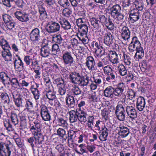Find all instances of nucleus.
<instances>
[{"instance_id":"obj_1","label":"nucleus","mask_w":156,"mask_h":156,"mask_svg":"<svg viewBox=\"0 0 156 156\" xmlns=\"http://www.w3.org/2000/svg\"><path fill=\"white\" fill-rule=\"evenodd\" d=\"M13 100L16 106L18 107H22L25 102V107L27 109L33 108V104L32 101L29 99V95L26 91H23L19 93L16 90H12Z\"/></svg>"},{"instance_id":"obj_2","label":"nucleus","mask_w":156,"mask_h":156,"mask_svg":"<svg viewBox=\"0 0 156 156\" xmlns=\"http://www.w3.org/2000/svg\"><path fill=\"white\" fill-rule=\"evenodd\" d=\"M69 78L72 83L81 87L87 86L89 83L88 77L86 75L85 73L82 71L71 73Z\"/></svg>"},{"instance_id":"obj_3","label":"nucleus","mask_w":156,"mask_h":156,"mask_svg":"<svg viewBox=\"0 0 156 156\" xmlns=\"http://www.w3.org/2000/svg\"><path fill=\"white\" fill-rule=\"evenodd\" d=\"M78 27L79 33L77 37L79 40L83 44H87L89 42V39L87 34L88 30V27L87 24H82V25Z\"/></svg>"},{"instance_id":"obj_4","label":"nucleus","mask_w":156,"mask_h":156,"mask_svg":"<svg viewBox=\"0 0 156 156\" xmlns=\"http://www.w3.org/2000/svg\"><path fill=\"white\" fill-rule=\"evenodd\" d=\"M121 10V7L118 4H115L112 2H110L108 6V13L113 17H117Z\"/></svg>"},{"instance_id":"obj_5","label":"nucleus","mask_w":156,"mask_h":156,"mask_svg":"<svg viewBox=\"0 0 156 156\" xmlns=\"http://www.w3.org/2000/svg\"><path fill=\"white\" fill-rule=\"evenodd\" d=\"M73 56L70 52L66 51L63 53L62 58L65 66L70 67L74 66L75 61Z\"/></svg>"},{"instance_id":"obj_6","label":"nucleus","mask_w":156,"mask_h":156,"mask_svg":"<svg viewBox=\"0 0 156 156\" xmlns=\"http://www.w3.org/2000/svg\"><path fill=\"white\" fill-rule=\"evenodd\" d=\"M12 148L11 145L3 142L0 143V156H10Z\"/></svg>"},{"instance_id":"obj_7","label":"nucleus","mask_w":156,"mask_h":156,"mask_svg":"<svg viewBox=\"0 0 156 156\" xmlns=\"http://www.w3.org/2000/svg\"><path fill=\"white\" fill-rule=\"evenodd\" d=\"M12 74L10 71H5L0 72V80L5 87L7 85H10L9 80Z\"/></svg>"},{"instance_id":"obj_8","label":"nucleus","mask_w":156,"mask_h":156,"mask_svg":"<svg viewBox=\"0 0 156 156\" xmlns=\"http://www.w3.org/2000/svg\"><path fill=\"white\" fill-rule=\"evenodd\" d=\"M54 118L59 126L64 128H66L68 126L66 119L62 113L56 114L55 115H54Z\"/></svg>"},{"instance_id":"obj_9","label":"nucleus","mask_w":156,"mask_h":156,"mask_svg":"<svg viewBox=\"0 0 156 156\" xmlns=\"http://www.w3.org/2000/svg\"><path fill=\"white\" fill-rule=\"evenodd\" d=\"M30 39L32 42L34 43L39 42L41 40V36L39 30L35 28L33 29L30 34Z\"/></svg>"},{"instance_id":"obj_10","label":"nucleus","mask_w":156,"mask_h":156,"mask_svg":"<svg viewBox=\"0 0 156 156\" xmlns=\"http://www.w3.org/2000/svg\"><path fill=\"white\" fill-rule=\"evenodd\" d=\"M141 46L140 42L138 40L137 37L135 36L133 37L128 48L130 52H133Z\"/></svg>"},{"instance_id":"obj_11","label":"nucleus","mask_w":156,"mask_h":156,"mask_svg":"<svg viewBox=\"0 0 156 156\" xmlns=\"http://www.w3.org/2000/svg\"><path fill=\"white\" fill-rule=\"evenodd\" d=\"M60 26L58 23L55 22H51L48 24L47 31L50 33H54L59 30Z\"/></svg>"},{"instance_id":"obj_12","label":"nucleus","mask_w":156,"mask_h":156,"mask_svg":"<svg viewBox=\"0 0 156 156\" xmlns=\"http://www.w3.org/2000/svg\"><path fill=\"white\" fill-rule=\"evenodd\" d=\"M16 17L19 21L26 22L29 20L28 15L24 12L17 11L14 13Z\"/></svg>"},{"instance_id":"obj_13","label":"nucleus","mask_w":156,"mask_h":156,"mask_svg":"<svg viewBox=\"0 0 156 156\" xmlns=\"http://www.w3.org/2000/svg\"><path fill=\"white\" fill-rule=\"evenodd\" d=\"M41 115L42 119L44 121H48L51 119V116L47 107L45 106L41 107Z\"/></svg>"},{"instance_id":"obj_14","label":"nucleus","mask_w":156,"mask_h":156,"mask_svg":"<svg viewBox=\"0 0 156 156\" xmlns=\"http://www.w3.org/2000/svg\"><path fill=\"white\" fill-rule=\"evenodd\" d=\"M121 35L123 39L129 41L130 38V32L128 27L124 26L121 31Z\"/></svg>"},{"instance_id":"obj_15","label":"nucleus","mask_w":156,"mask_h":156,"mask_svg":"<svg viewBox=\"0 0 156 156\" xmlns=\"http://www.w3.org/2000/svg\"><path fill=\"white\" fill-rule=\"evenodd\" d=\"M127 114L129 117L132 119H134L137 117V114L135 109L133 106H127L126 108Z\"/></svg>"},{"instance_id":"obj_16","label":"nucleus","mask_w":156,"mask_h":156,"mask_svg":"<svg viewBox=\"0 0 156 156\" xmlns=\"http://www.w3.org/2000/svg\"><path fill=\"white\" fill-rule=\"evenodd\" d=\"M16 56L18 57V59H15L14 62L15 69L20 71L24 69V63L20 56L18 55Z\"/></svg>"},{"instance_id":"obj_17","label":"nucleus","mask_w":156,"mask_h":156,"mask_svg":"<svg viewBox=\"0 0 156 156\" xmlns=\"http://www.w3.org/2000/svg\"><path fill=\"white\" fill-rule=\"evenodd\" d=\"M118 128L119 135L122 138L126 137L129 133V129L122 125H120Z\"/></svg>"},{"instance_id":"obj_18","label":"nucleus","mask_w":156,"mask_h":156,"mask_svg":"<svg viewBox=\"0 0 156 156\" xmlns=\"http://www.w3.org/2000/svg\"><path fill=\"white\" fill-rule=\"evenodd\" d=\"M78 115V120L81 122L85 123L87 121L86 116L87 115L86 111L80 109H77Z\"/></svg>"},{"instance_id":"obj_19","label":"nucleus","mask_w":156,"mask_h":156,"mask_svg":"<svg viewBox=\"0 0 156 156\" xmlns=\"http://www.w3.org/2000/svg\"><path fill=\"white\" fill-rule=\"evenodd\" d=\"M145 101L144 98L142 97H140L137 98L136 107L140 111H142L145 107Z\"/></svg>"},{"instance_id":"obj_20","label":"nucleus","mask_w":156,"mask_h":156,"mask_svg":"<svg viewBox=\"0 0 156 156\" xmlns=\"http://www.w3.org/2000/svg\"><path fill=\"white\" fill-rule=\"evenodd\" d=\"M86 66L89 70H94L96 69L95 62L94 58L92 56H89L86 59Z\"/></svg>"},{"instance_id":"obj_21","label":"nucleus","mask_w":156,"mask_h":156,"mask_svg":"<svg viewBox=\"0 0 156 156\" xmlns=\"http://www.w3.org/2000/svg\"><path fill=\"white\" fill-rule=\"evenodd\" d=\"M59 23L61 25V27L65 30H68L71 28V25L68 20L64 18H60Z\"/></svg>"},{"instance_id":"obj_22","label":"nucleus","mask_w":156,"mask_h":156,"mask_svg":"<svg viewBox=\"0 0 156 156\" xmlns=\"http://www.w3.org/2000/svg\"><path fill=\"white\" fill-rule=\"evenodd\" d=\"M69 121L71 123H73L76 122L78 120V115L77 109L76 111L72 110L69 112Z\"/></svg>"},{"instance_id":"obj_23","label":"nucleus","mask_w":156,"mask_h":156,"mask_svg":"<svg viewBox=\"0 0 156 156\" xmlns=\"http://www.w3.org/2000/svg\"><path fill=\"white\" fill-rule=\"evenodd\" d=\"M108 55L109 60L112 63L115 64L119 62L118 61V55L115 51H109Z\"/></svg>"},{"instance_id":"obj_24","label":"nucleus","mask_w":156,"mask_h":156,"mask_svg":"<svg viewBox=\"0 0 156 156\" xmlns=\"http://www.w3.org/2000/svg\"><path fill=\"white\" fill-rule=\"evenodd\" d=\"M11 49H7L2 51V56L4 59L7 62L12 61V55L10 50Z\"/></svg>"},{"instance_id":"obj_25","label":"nucleus","mask_w":156,"mask_h":156,"mask_svg":"<svg viewBox=\"0 0 156 156\" xmlns=\"http://www.w3.org/2000/svg\"><path fill=\"white\" fill-rule=\"evenodd\" d=\"M66 105L69 108H73L76 105L75 99L73 96L69 95L66 98Z\"/></svg>"},{"instance_id":"obj_26","label":"nucleus","mask_w":156,"mask_h":156,"mask_svg":"<svg viewBox=\"0 0 156 156\" xmlns=\"http://www.w3.org/2000/svg\"><path fill=\"white\" fill-rule=\"evenodd\" d=\"M91 25L95 30H98L100 27V21L97 18L92 17L90 19Z\"/></svg>"},{"instance_id":"obj_27","label":"nucleus","mask_w":156,"mask_h":156,"mask_svg":"<svg viewBox=\"0 0 156 156\" xmlns=\"http://www.w3.org/2000/svg\"><path fill=\"white\" fill-rule=\"evenodd\" d=\"M50 54V49L46 46L44 47L41 49V55L44 57H48Z\"/></svg>"},{"instance_id":"obj_28","label":"nucleus","mask_w":156,"mask_h":156,"mask_svg":"<svg viewBox=\"0 0 156 156\" xmlns=\"http://www.w3.org/2000/svg\"><path fill=\"white\" fill-rule=\"evenodd\" d=\"M41 131L32 132L34 134L35 139L38 141L39 144L41 143L44 140V136L41 133Z\"/></svg>"},{"instance_id":"obj_29","label":"nucleus","mask_w":156,"mask_h":156,"mask_svg":"<svg viewBox=\"0 0 156 156\" xmlns=\"http://www.w3.org/2000/svg\"><path fill=\"white\" fill-rule=\"evenodd\" d=\"M136 51L135 55V57L138 59H141L144 55V51L141 46L136 50Z\"/></svg>"},{"instance_id":"obj_30","label":"nucleus","mask_w":156,"mask_h":156,"mask_svg":"<svg viewBox=\"0 0 156 156\" xmlns=\"http://www.w3.org/2000/svg\"><path fill=\"white\" fill-rule=\"evenodd\" d=\"M51 52L52 54L56 55L59 54L60 52V49L59 46L57 44H53L51 46Z\"/></svg>"},{"instance_id":"obj_31","label":"nucleus","mask_w":156,"mask_h":156,"mask_svg":"<svg viewBox=\"0 0 156 156\" xmlns=\"http://www.w3.org/2000/svg\"><path fill=\"white\" fill-rule=\"evenodd\" d=\"M39 9L40 18L42 20H45L47 17V15L44 9L42 7H40Z\"/></svg>"},{"instance_id":"obj_32","label":"nucleus","mask_w":156,"mask_h":156,"mask_svg":"<svg viewBox=\"0 0 156 156\" xmlns=\"http://www.w3.org/2000/svg\"><path fill=\"white\" fill-rule=\"evenodd\" d=\"M71 92L72 94L75 97L76 96L80 95L82 91L79 87L75 86L71 90Z\"/></svg>"},{"instance_id":"obj_33","label":"nucleus","mask_w":156,"mask_h":156,"mask_svg":"<svg viewBox=\"0 0 156 156\" xmlns=\"http://www.w3.org/2000/svg\"><path fill=\"white\" fill-rule=\"evenodd\" d=\"M34 126H32L30 128V130L32 132H36L37 131H41L40 128L41 127L40 124L37 122L35 121L34 122Z\"/></svg>"},{"instance_id":"obj_34","label":"nucleus","mask_w":156,"mask_h":156,"mask_svg":"<svg viewBox=\"0 0 156 156\" xmlns=\"http://www.w3.org/2000/svg\"><path fill=\"white\" fill-rule=\"evenodd\" d=\"M129 18L130 20L132 21V23H134L139 19V14L137 12H132V11H131L129 14Z\"/></svg>"},{"instance_id":"obj_35","label":"nucleus","mask_w":156,"mask_h":156,"mask_svg":"<svg viewBox=\"0 0 156 156\" xmlns=\"http://www.w3.org/2000/svg\"><path fill=\"white\" fill-rule=\"evenodd\" d=\"M102 128V132L101 134L99 136V139L101 141H105L107 140V129L105 126L104 128Z\"/></svg>"},{"instance_id":"obj_36","label":"nucleus","mask_w":156,"mask_h":156,"mask_svg":"<svg viewBox=\"0 0 156 156\" xmlns=\"http://www.w3.org/2000/svg\"><path fill=\"white\" fill-rule=\"evenodd\" d=\"M118 70L120 75L122 76L126 75L127 70L125 66L123 65H121L118 67Z\"/></svg>"},{"instance_id":"obj_37","label":"nucleus","mask_w":156,"mask_h":156,"mask_svg":"<svg viewBox=\"0 0 156 156\" xmlns=\"http://www.w3.org/2000/svg\"><path fill=\"white\" fill-rule=\"evenodd\" d=\"M0 98L2 102L3 103H9V97L6 93H2L0 95Z\"/></svg>"},{"instance_id":"obj_38","label":"nucleus","mask_w":156,"mask_h":156,"mask_svg":"<svg viewBox=\"0 0 156 156\" xmlns=\"http://www.w3.org/2000/svg\"><path fill=\"white\" fill-rule=\"evenodd\" d=\"M108 46H109V47L111 48H114V46L115 44V43L113 41V36L110 32H108Z\"/></svg>"},{"instance_id":"obj_39","label":"nucleus","mask_w":156,"mask_h":156,"mask_svg":"<svg viewBox=\"0 0 156 156\" xmlns=\"http://www.w3.org/2000/svg\"><path fill=\"white\" fill-rule=\"evenodd\" d=\"M116 115L120 114L125 113L124 108L122 105L119 104L116 107L115 112Z\"/></svg>"},{"instance_id":"obj_40","label":"nucleus","mask_w":156,"mask_h":156,"mask_svg":"<svg viewBox=\"0 0 156 156\" xmlns=\"http://www.w3.org/2000/svg\"><path fill=\"white\" fill-rule=\"evenodd\" d=\"M108 71V81L109 80H115V76L114 75V72L112 70L110 67H109Z\"/></svg>"},{"instance_id":"obj_41","label":"nucleus","mask_w":156,"mask_h":156,"mask_svg":"<svg viewBox=\"0 0 156 156\" xmlns=\"http://www.w3.org/2000/svg\"><path fill=\"white\" fill-rule=\"evenodd\" d=\"M34 59V58L29 55H26L24 57L23 61L28 66L31 64Z\"/></svg>"},{"instance_id":"obj_42","label":"nucleus","mask_w":156,"mask_h":156,"mask_svg":"<svg viewBox=\"0 0 156 156\" xmlns=\"http://www.w3.org/2000/svg\"><path fill=\"white\" fill-rule=\"evenodd\" d=\"M46 95L47 98L50 100H53L56 97L55 93L50 90L46 91Z\"/></svg>"},{"instance_id":"obj_43","label":"nucleus","mask_w":156,"mask_h":156,"mask_svg":"<svg viewBox=\"0 0 156 156\" xmlns=\"http://www.w3.org/2000/svg\"><path fill=\"white\" fill-rule=\"evenodd\" d=\"M38 64L37 60L36 59H34L30 66L31 69H33L34 70L41 69V67L39 66Z\"/></svg>"},{"instance_id":"obj_44","label":"nucleus","mask_w":156,"mask_h":156,"mask_svg":"<svg viewBox=\"0 0 156 156\" xmlns=\"http://www.w3.org/2000/svg\"><path fill=\"white\" fill-rule=\"evenodd\" d=\"M20 127L22 129H24L27 128V122L25 118L23 116L20 117Z\"/></svg>"},{"instance_id":"obj_45","label":"nucleus","mask_w":156,"mask_h":156,"mask_svg":"<svg viewBox=\"0 0 156 156\" xmlns=\"http://www.w3.org/2000/svg\"><path fill=\"white\" fill-rule=\"evenodd\" d=\"M10 118L12 122L14 125H16L18 124L19 120L17 117V115L16 114L12 113Z\"/></svg>"},{"instance_id":"obj_46","label":"nucleus","mask_w":156,"mask_h":156,"mask_svg":"<svg viewBox=\"0 0 156 156\" xmlns=\"http://www.w3.org/2000/svg\"><path fill=\"white\" fill-rule=\"evenodd\" d=\"M95 53L98 57H101L102 56L105 54V49L103 47L96 49Z\"/></svg>"},{"instance_id":"obj_47","label":"nucleus","mask_w":156,"mask_h":156,"mask_svg":"<svg viewBox=\"0 0 156 156\" xmlns=\"http://www.w3.org/2000/svg\"><path fill=\"white\" fill-rule=\"evenodd\" d=\"M53 40L56 43L60 44L62 42L63 39L61 35L59 34L53 37Z\"/></svg>"},{"instance_id":"obj_48","label":"nucleus","mask_w":156,"mask_h":156,"mask_svg":"<svg viewBox=\"0 0 156 156\" xmlns=\"http://www.w3.org/2000/svg\"><path fill=\"white\" fill-rule=\"evenodd\" d=\"M115 106L114 103L108 104V114L113 115L114 114Z\"/></svg>"},{"instance_id":"obj_49","label":"nucleus","mask_w":156,"mask_h":156,"mask_svg":"<svg viewBox=\"0 0 156 156\" xmlns=\"http://www.w3.org/2000/svg\"><path fill=\"white\" fill-rule=\"evenodd\" d=\"M54 83L59 87H62L64 84V81L61 78H57L55 80Z\"/></svg>"},{"instance_id":"obj_50","label":"nucleus","mask_w":156,"mask_h":156,"mask_svg":"<svg viewBox=\"0 0 156 156\" xmlns=\"http://www.w3.org/2000/svg\"><path fill=\"white\" fill-rule=\"evenodd\" d=\"M72 13V11L71 9L67 7L64 9L62 11L63 15L67 17H69Z\"/></svg>"},{"instance_id":"obj_51","label":"nucleus","mask_w":156,"mask_h":156,"mask_svg":"<svg viewBox=\"0 0 156 156\" xmlns=\"http://www.w3.org/2000/svg\"><path fill=\"white\" fill-rule=\"evenodd\" d=\"M4 125L6 128V129L9 132L12 131L13 130V128L12 127V125L10 123L9 121H5L4 122Z\"/></svg>"},{"instance_id":"obj_52","label":"nucleus","mask_w":156,"mask_h":156,"mask_svg":"<svg viewBox=\"0 0 156 156\" xmlns=\"http://www.w3.org/2000/svg\"><path fill=\"white\" fill-rule=\"evenodd\" d=\"M58 3L60 5L64 8H66L70 5V3L68 0H59Z\"/></svg>"},{"instance_id":"obj_53","label":"nucleus","mask_w":156,"mask_h":156,"mask_svg":"<svg viewBox=\"0 0 156 156\" xmlns=\"http://www.w3.org/2000/svg\"><path fill=\"white\" fill-rule=\"evenodd\" d=\"M76 131H75L73 130H69L68 133V139H70L72 140L74 139V138L76 136Z\"/></svg>"},{"instance_id":"obj_54","label":"nucleus","mask_w":156,"mask_h":156,"mask_svg":"<svg viewBox=\"0 0 156 156\" xmlns=\"http://www.w3.org/2000/svg\"><path fill=\"white\" fill-rule=\"evenodd\" d=\"M76 23L77 25L80 26V25H82V24H87L88 22L84 18H80L77 19L76 21Z\"/></svg>"},{"instance_id":"obj_55","label":"nucleus","mask_w":156,"mask_h":156,"mask_svg":"<svg viewBox=\"0 0 156 156\" xmlns=\"http://www.w3.org/2000/svg\"><path fill=\"white\" fill-rule=\"evenodd\" d=\"M100 19L101 22L104 27H106L105 29H106L107 28V18L105 16L102 15L100 16Z\"/></svg>"},{"instance_id":"obj_56","label":"nucleus","mask_w":156,"mask_h":156,"mask_svg":"<svg viewBox=\"0 0 156 156\" xmlns=\"http://www.w3.org/2000/svg\"><path fill=\"white\" fill-rule=\"evenodd\" d=\"M94 118L93 116H89L88 118V122L87 123V126L90 128H92V126L93 125V122Z\"/></svg>"},{"instance_id":"obj_57","label":"nucleus","mask_w":156,"mask_h":156,"mask_svg":"<svg viewBox=\"0 0 156 156\" xmlns=\"http://www.w3.org/2000/svg\"><path fill=\"white\" fill-rule=\"evenodd\" d=\"M57 133L58 136L62 138L66 135V131L62 128H58L57 131Z\"/></svg>"},{"instance_id":"obj_58","label":"nucleus","mask_w":156,"mask_h":156,"mask_svg":"<svg viewBox=\"0 0 156 156\" xmlns=\"http://www.w3.org/2000/svg\"><path fill=\"white\" fill-rule=\"evenodd\" d=\"M37 115V113L34 111H33L29 112L28 116L29 120L32 121L35 118Z\"/></svg>"},{"instance_id":"obj_59","label":"nucleus","mask_w":156,"mask_h":156,"mask_svg":"<svg viewBox=\"0 0 156 156\" xmlns=\"http://www.w3.org/2000/svg\"><path fill=\"white\" fill-rule=\"evenodd\" d=\"M114 89L112 87H108V97L112 98L114 97Z\"/></svg>"},{"instance_id":"obj_60","label":"nucleus","mask_w":156,"mask_h":156,"mask_svg":"<svg viewBox=\"0 0 156 156\" xmlns=\"http://www.w3.org/2000/svg\"><path fill=\"white\" fill-rule=\"evenodd\" d=\"M3 19L5 23L6 24L11 21L12 20V17L9 15L5 14L3 15Z\"/></svg>"},{"instance_id":"obj_61","label":"nucleus","mask_w":156,"mask_h":156,"mask_svg":"<svg viewBox=\"0 0 156 156\" xmlns=\"http://www.w3.org/2000/svg\"><path fill=\"white\" fill-rule=\"evenodd\" d=\"M31 92L34 96V98L36 100L39 99L40 97V93L37 89L34 90H32V91H31Z\"/></svg>"},{"instance_id":"obj_62","label":"nucleus","mask_w":156,"mask_h":156,"mask_svg":"<svg viewBox=\"0 0 156 156\" xmlns=\"http://www.w3.org/2000/svg\"><path fill=\"white\" fill-rule=\"evenodd\" d=\"M16 0H2L3 4L7 7H10L11 6V2L16 1Z\"/></svg>"},{"instance_id":"obj_63","label":"nucleus","mask_w":156,"mask_h":156,"mask_svg":"<svg viewBox=\"0 0 156 156\" xmlns=\"http://www.w3.org/2000/svg\"><path fill=\"white\" fill-rule=\"evenodd\" d=\"M116 116L117 119L120 121H124L125 120V113L117 115Z\"/></svg>"},{"instance_id":"obj_64","label":"nucleus","mask_w":156,"mask_h":156,"mask_svg":"<svg viewBox=\"0 0 156 156\" xmlns=\"http://www.w3.org/2000/svg\"><path fill=\"white\" fill-rule=\"evenodd\" d=\"M34 137H30L29 138L27 139V142L30 144L31 146L32 147L33 151H34V144L33 142L34 141Z\"/></svg>"}]
</instances>
